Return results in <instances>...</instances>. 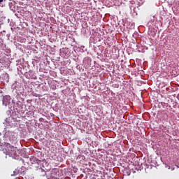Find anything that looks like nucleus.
<instances>
[{
    "label": "nucleus",
    "mask_w": 179,
    "mask_h": 179,
    "mask_svg": "<svg viewBox=\"0 0 179 179\" xmlns=\"http://www.w3.org/2000/svg\"><path fill=\"white\" fill-rule=\"evenodd\" d=\"M0 152H3L5 155L12 157L15 153H16V150H15V147L10 145L8 143H1L0 142Z\"/></svg>",
    "instance_id": "f257e3e1"
},
{
    "label": "nucleus",
    "mask_w": 179,
    "mask_h": 179,
    "mask_svg": "<svg viewBox=\"0 0 179 179\" xmlns=\"http://www.w3.org/2000/svg\"><path fill=\"white\" fill-rule=\"evenodd\" d=\"M2 1H3V0H0V2H2Z\"/></svg>",
    "instance_id": "f03ea898"
}]
</instances>
